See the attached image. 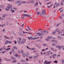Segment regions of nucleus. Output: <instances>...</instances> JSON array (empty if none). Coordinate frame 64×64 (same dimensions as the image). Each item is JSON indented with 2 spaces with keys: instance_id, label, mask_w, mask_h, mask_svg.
<instances>
[{
  "instance_id": "f257e3e1",
  "label": "nucleus",
  "mask_w": 64,
  "mask_h": 64,
  "mask_svg": "<svg viewBox=\"0 0 64 64\" xmlns=\"http://www.w3.org/2000/svg\"><path fill=\"white\" fill-rule=\"evenodd\" d=\"M42 33L43 34V36H44L47 33H48V32L47 30H45L42 31Z\"/></svg>"
},
{
  "instance_id": "f03ea898",
  "label": "nucleus",
  "mask_w": 64,
  "mask_h": 64,
  "mask_svg": "<svg viewBox=\"0 0 64 64\" xmlns=\"http://www.w3.org/2000/svg\"><path fill=\"white\" fill-rule=\"evenodd\" d=\"M6 8L10 9V8H12V5L11 4H8V6L6 7Z\"/></svg>"
},
{
  "instance_id": "7ed1b4c3",
  "label": "nucleus",
  "mask_w": 64,
  "mask_h": 64,
  "mask_svg": "<svg viewBox=\"0 0 64 64\" xmlns=\"http://www.w3.org/2000/svg\"><path fill=\"white\" fill-rule=\"evenodd\" d=\"M46 12L45 11V10H43L42 11V14L44 15H45L46 14Z\"/></svg>"
},
{
  "instance_id": "20e7f679",
  "label": "nucleus",
  "mask_w": 64,
  "mask_h": 64,
  "mask_svg": "<svg viewBox=\"0 0 64 64\" xmlns=\"http://www.w3.org/2000/svg\"><path fill=\"white\" fill-rule=\"evenodd\" d=\"M37 35H38L39 36H42V35H43V34L42 33V34L41 33H38L37 34Z\"/></svg>"
},
{
  "instance_id": "39448f33",
  "label": "nucleus",
  "mask_w": 64,
  "mask_h": 64,
  "mask_svg": "<svg viewBox=\"0 0 64 64\" xmlns=\"http://www.w3.org/2000/svg\"><path fill=\"white\" fill-rule=\"evenodd\" d=\"M25 42V39L24 38L23 39L22 42L21 44H24Z\"/></svg>"
},
{
  "instance_id": "423d86ee",
  "label": "nucleus",
  "mask_w": 64,
  "mask_h": 64,
  "mask_svg": "<svg viewBox=\"0 0 64 64\" xmlns=\"http://www.w3.org/2000/svg\"><path fill=\"white\" fill-rule=\"evenodd\" d=\"M30 54L29 52H28L26 54V55L27 57H28V56H30Z\"/></svg>"
},
{
  "instance_id": "0eeeda50",
  "label": "nucleus",
  "mask_w": 64,
  "mask_h": 64,
  "mask_svg": "<svg viewBox=\"0 0 64 64\" xmlns=\"http://www.w3.org/2000/svg\"><path fill=\"white\" fill-rule=\"evenodd\" d=\"M56 32H58V34H60V31H59V30H58L57 29H56Z\"/></svg>"
},
{
  "instance_id": "6e6552de",
  "label": "nucleus",
  "mask_w": 64,
  "mask_h": 64,
  "mask_svg": "<svg viewBox=\"0 0 64 64\" xmlns=\"http://www.w3.org/2000/svg\"><path fill=\"white\" fill-rule=\"evenodd\" d=\"M22 32H23L24 34L25 33H28V34H30V35H32V33H29L28 32H24V31Z\"/></svg>"
},
{
  "instance_id": "1a4fd4ad",
  "label": "nucleus",
  "mask_w": 64,
  "mask_h": 64,
  "mask_svg": "<svg viewBox=\"0 0 64 64\" xmlns=\"http://www.w3.org/2000/svg\"><path fill=\"white\" fill-rule=\"evenodd\" d=\"M58 6H60V4L59 3H57L56 5V7H58Z\"/></svg>"
},
{
  "instance_id": "9d476101",
  "label": "nucleus",
  "mask_w": 64,
  "mask_h": 64,
  "mask_svg": "<svg viewBox=\"0 0 64 64\" xmlns=\"http://www.w3.org/2000/svg\"><path fill=\"white\" fill-rule=\"evenodd\" d=\"M52 42H56V43H57V40H52Z\"/></svg>"
},
{
  "instance_id": "9b49d317",
  "label": "nucleus",
  "mask_w": 64,
  "mask_h": 64,
  "mask_svg": "<svg viewBox=\"0 0 64 64\" xmlns=\"http://www.w3.org/2000/svg\"><path fill=\"white\" fill-rule=\"evenodd\" d=\"M22 33L21 32H18V35H20V36H21L22 35Z\"/></svg>"
},
{
  "instance_id": "f8f14e48",
  "label": "nucleus",
  "mask_w": 64,
  "mask_h": 64,
  "mask_svg": "<svg viewBox=\"0 0 64 64\" xmlns=\"http://www.w3.org/2000/svg\"><path fill=\"white\" fill-rule=\"evenodd\" d=\"M13 48L14 49H15V50H17L18 49L17 48V47H16L15 46H14V47H13Z\"/></svg>"
},
{
  "instance_id": "ddd939ff",
  "label": "nucleus",
  "mask_w": 64,
  "mask_h": 64,
  "mask_svg": "<svg viewBox=\"0 0 64 64\" xmlns=\"http://www.w3.org/2000/svg\"><path fill=\"white\" fill-rule=\"evenodd\" d=\"M44 64H48V60H46L44 62Z\"/></svg>"
},
{
  "instance_id": "4468645a",
  "label": "nucleus",
  "mask_w": 64,
  "mask_h": 64,
  "mask_svg": "<svg viewBox=\"0 0 64 64\" xmlns=\"http://www.w3.org/2000/svg\"><path fill=\"white\" fill-rule=\"evenodd\" d=\"M17 42H18V44H21L22 42H21V41H20L19 40H17Z\"/></svg>"
},
{
  "instance_id": "2eb2a0df",
  "label": "nucleus",
  "mask_w": 64,
  "mask_h": 64,
  "mask_svg": "<svg viewBox=\"0 0 64 64\" xmlns=\"http://www.w3.org/2000/svg\"><path fill=\"white\" fill-rule=\"evenodd\" d=\"M21 62H22V63H24V60L23 59H22L21 60Z\"/></svg>"
},
{
  "instance_id": "dca6fc26",
  "label": "nucleus",
  "mask_w": 64,
  "mask_h": 64,
  "mask_svg": "<svg viewBox=\"0 0 64 64\" xmlns=\"http://www.w3.org/2000/svg\"><path fill=\"white\" fill-rule=\"evenodd\" d=\"M50 52H51V51H50V50L48 52V53L47 54L48 55H50Z\"/></svg>"
},
{
  "instance_id": "f3484780",
  "label": "nucleus",
  "mask_w": 64,
  "mask_h": 64,
  "mask_svg": "<svg viewBox=\"0 0 64 64\" xmlns=\"http://www.w3.org/2000/svg\"><path fill=\"white\" fill-rule=\"evenodd\" d=\"M0 8H3V9H4V6L1 5L0 6Z\"/></svg>"
},
{
  "instance_id": "a211bd4d",
  "label": "nucleus",
  "mask_w": 64,
  "mask_h": 64,
  "mask_svg": "<svg viewBox=\"0 0 64 64\" xmlns=\"http://www.w3.org/2000/svg\"><path fill=\"white\" fill-rule=\"evenodd\" d=\"M34 3H35V2H34V0H33L31 2V3H32V4H34Z\"/></svg>"
},
{
  "instance_id": "6ab92c4d",
  "label": "nucleus",
  "mask_w": 64,
  "mask_h": 64,
  "mask_svg": "<svg viewBox=\"0 0 64 64\" xmlns=\"http://www.w3.org/2000/svg\"><path fill=\"white\" fill-rule=\"evenodd\" d=\"M37 5H38V2H36V4H34V6L35 7V6H37Z\"/></svg>"
},
{
  "instance_id": "aec40b11",
  "label": "nucleus",
  "mask_w": 64,
  "mask_h": 64,
  "mask_svg": "<svg viewBox=\"0 0 64 64\" xmlns=\"http://www.w3.org/2000/svg\"><path fill=\"white\" fill-rule=\"evenodd\" d=\"M6 10V11H9V10L10 9V8H6L5 9Z\"/></svg>"
},
{
  "instance_id": "412c9836",
  "label": "nucleus",
  "mask_w": 64,
  "mask_h": 64,
  "mask_svg": "<svg viewBox=\"0 0 64 64\" xmlns=\"http://www.w3.org/2000/svg\"><path fill=\"white\" fill-rule=\"evenodd\" d=\"M20 3V1H16L15 2V4H17V3Z\"/></svg>"
},
{
  "instance_id": "4be33fe9",
  "label": "nucleus",
  "mask_w": 64,
  "mask_h": 64,
  "mask_svg": "<svg viewBox=\"0 0 64 64\" xmlns=\"http://www.w3.org/2000/svg\"><path fill=\"white\" fill-rule=\"evenodd\" d=\"M50 40V39H49V38H47L46 39V41H49V40Z\"/></svg>"
},
{
  "instance_id": "5701e85b",
  "label": "nucleus",
  "mask_w": 64,
  "mask_h": 64,
  "mask_svg": "<svg viewBox=\"0 0 64 64\" xmlns=\"http://www.w3.org/2000/svg\"><path fill=\"white\" fill-rule=\"evenodd\" d=\"M62 64H64V60L63 59H62Z\"/></svg>"
},
{
  "instance_id": "b1692460",
  "label": "nucleus",
  "mask_w": 64,
  "mask_h": 64,
  "mask_svg": "<svg viewBox=\"0 0 64 64\" xmlns=\"http://www.w3.org/2000/svg\"><path fill=\"white\" fill-rule=\"evenodd\" d=\"M8 42V40H6V41L5 42V44H7Z\"/></svg>"
},
{
  "instance_id": "393cba45",
  "label": "nucleus",
  "mask_w": 64,
  "mask_h": 64,
  "mask_svg": "<svg viewBox=\"0 0 64 64\" xmlns=\"http://www.w3.org/2000/svg\"><path fill=\"white\" fill-rule=\"evenodd\" d=\"M12 52H13L14 53L15 52V50H14V49L13 48H12Z\"/></svg>"
},
{
  "instance_id": "a878e982",
  "label": "nucleus",
  "mask_w": 64,
  "mask_h": 64,
  "mask_svg": "<svg viewBox=\"0 0 64 64\" xmlns=\"http://www.w3.org/2000/svg\"><path fill=\"white\" fill-rule=\"evenodd\" d=\"M23 16H24L27 17V16H28V14H24L23 15Z\"/></svg>"
},
{
  "instance_id": "bb28decb",
  "label": "nucleus",
  "mask_w": 64,
  "mask_h": 64,
  "mask_svg": "<svg viewBox=\"0 0 64 64\" xmlns=\"http://www.w3.org/2000/svg\"><path fill=\"white\" fill-rule=\"evenodd\" d=\"M56 48H61V46H56Z\"/></svg>"
},
{
  "instance_id": "cd10ccee",
  "label": "nucleus",
  "mask_w": 64,
  "mask_h": 64,
  "mask_svg": "<svg viewBox=\"0 0 64 64\" xmlns=\"http://www.w3.org/2000/svg\"><path fill=\"white\" fill-rule=\"evenodd\" d=\"M14 56L17 57L18 56V54H16L15 55H14Z\"/></svg>"
},
{
  "instance_id": "c85d7f7f",
  "label": "nucleus",
  "mask_w": 64,
  "mask_h": 64,
  "mask_svg": "<svg viewBox=\"0 0 64 64\" xmlns=\"http://www.w3.org/2000/svg\"><path fill=\"white\" fill-rule=\"evenodd\" d=\"M58 39H61V36H58Z\"/></svg>"
},
{
  "instance_id": "c756f323",
  "label": "nucleus",
  "mask_w": 64,
  "mask_h": 64,
  "mask_svg": "<svg viewBox=\"0 0 64 64\" xmlns=\"http://www.w3.org/2000/svg\"><path fill=\"white\" fill-rule=\"evenodd\" d=\"M43 45L44 46H46L47 45L45 44H44Z\"/></svg>"
},
{
  "instance_id": "7c9ffc66",
  "label": "nucleus",
  "mask_w": 64,
  "mask_h": 64,
  "mask_svg": "<svg viewBox=\"0 0 64 64\" xmlns=\"http://www.w3.org/2000/svg\"><path fill=\"white\" fill-rule=\"evenodd\" d=\"M31 50H36V49L34 48H31Z\"/></svg>"
},
{
  "instance_id": "2f4dec72",
  "label": "nucleus",
  "mask_w": 64,
  "mask_h": 64,
  "mask_svg": "<svg viewBox=\"0 0 64 64\" xmlns=\"http://www.w3.org/2000/svg\"><path fill=\"white\" fill-rule=\"evenodd\" d=\"M37 15H39V14H40V12H37Z\"/></svg>"
},
{
  "instance_id": "473e14b6",
  "label": "nucleus",
  "mask_w": 64,
  "mask_h": 64,
  "mask_svg": "<svg viewBox=\"0 0 64 64\" xmlns=\"http://www.w3.org/2000/svg\"><path fill=\"white\" fill-rule=\"evenodd\" d=\"M19 30L20 31H22V28H20Z\"/></svg>"
},
{
  "instance_id": "72a5a7b5",
  "label": "nucleus",
  "mask_w": 64,
  "mask_h": 64,
  "mask_svg": "<svg viewBox=\"0 0 64 64\" xmlns=\"http://www.w3.org/2000/svg\"><path fill=\"white\" fill-rule=\"evenodd\" d=\"M22 56L23 57L25 58V54H22Z\"/></svg>"
},
{
  "instance_id": "f704fd0d",
  "label": "nucleus",
  "mask_w": 64,
  "mask_h": 64,
  "mask_svg": "<svg viewBox=\"0 0 64 64\" xmlns=\"http://www.w3.org/2000/svg\"><path fill=\"white\" fill-rule=\"evenodd\" d=\"M54 63H57L58 62H57V60H56L54 62Z\"/></svg>"
},
{
  "instance_id": "c9c22d12",
  "label": "nucleus",
  "mask_w": 64,
  "mask_h": 64,
  "mask_svg": "<svg viewBox=\"0 0 64 64\" xmlns=\"http://www.w3.org/2000/svg\"><path fill=\"white\" fill-rule=\"evenodd\" d=\"M55 43H53L52 44V46H55Z\"/></svg>"
},
{
  "instance_id": "e433bc0d",
  "label": "nucleus",
  "mask_w": 64,
  "mask_h": 64,
  "mask_svg": "<svg viewBox=\"0 0 64 64\" xmlns=\"http://www.w3.org/2000/svg\"><path fill=\"white\" fill-rule=\"evenodd\" d=\"M17 62V61L16 60H14V61H13L12 62V63H16V62Z\"/></svg>"
},
{
  "instance_id": "4c0bfd02",
  "label": "nucleus",
  "mask_w": 64,
  "mask_h": 64,
  "mask_svg": "<svg viewBox=\"0 0 64 64\" xmlns=\"http://www.w3.org/2000/svg\"><path fill=\"white\" fill-rule=\"evenodd\" d=\"M51 63H52V62H51V61L48 62V64H50Z\"/></svg>"
},
{
  "instance_id": "58836bf2",
  "label": "nucleus",
  "mask_w": 64,
  "mask_h": 64,
  "mask_svg": "<svg viewBox=\"0 0 64 64\" xmlns=\"http://www.w3.org/2000/svg\"><path fill=\"white\" fill-rule=\"evenodd\" d=\"M21 56L20 55V56H18V58L19 59H20V58H21Z\"/></svg>"
},
{
  "instance_id": "ea45409f",
  "label": "nucleus",
  "mask_w": 64,
  "mask_h": 64,
  "mask_svg": "<svg viewBox=\"0 0 64 64\" xmlns=\"http://www.w3.org/2000/svg\"><path fill=\"white\" fill-rule=\"evenodd\" d=\"M11 48H7L6 49V51H8V50H10V49Z\"/></svg>"
},
{
  "instance_id": "a19ab883",
  "label": "nucleus",
  "mask_w": 64,
  "mask_h": 64,
  "mask_svg": "<svg viewBox=\"0 0 64 64\" xmlns=\"http://www.w3.org/2000/svg\"><path fill=\"white\" fill-rule=\"evenodd\" d=\"M5 38H6V39H9L8 37H7L6 36H4Z\"/></svg>"
},
{
  "instance_id": "79ce46f5",
  "label": "nucleus",
  "mask_w": 64,
  "mask_h": 64,
  "mask_svg": "<svg viewBox=\"0 0 64 64\" xmlns=\"http://www.w3.org/2000/svg\"><path fill=\"white\" fill-rule=\"evenodd\" d=\"M56 33V31H54L52 32V34H55Z\"/></svg>"
},
{
  "instance_id": "37998d69",
  "label": "nucleus",
  "mask_w": 64,
  "mask_h": 64,
  "mask_svg": "<svg viewBox=\"0 0 64 64\" xmlns=\"http://www.w3.org/2000/svg\"><path fill=\"white\" fill-rule=\"evenodd\" d=\"M13 59L14 61H16V58L14 57Z\"/></svg>"
},
{
  "instance_id": "c03bdc74",
  "label": "nucleus",
  "mask_w": 64,
  "mask_h": 64,
  "mask_svg": "<svg viewBox=\"0 0 64 64\" xmlns=\"http://www.w3.org/2000/svg\"><path fill=\"white\" fill-rule=\"evenodd\" d=\"M12 13H14V12H15V10H13L12 11Z\"/></svg>"
},
{
  "instance_id": "a18cd8bd",
  "label": "nucleus",
  "mask_w": 64,
  "mask_h": 64,
  "mask_svg": "<svg viewBox=\"0 0 64 64\" xmlns=\"http://www.w3.org/2000/svg\"><path fill=\"white\" fill-rule=\"evenodd\" d=\"M21 54H23L24 53H23V50H22L21 52Z\"/></svg>"
},
{
  "instance_id": "49530a36",
  "label": "nucleus",
  "mask_w": 64,
  "mask_h": 64,
  "mask_svg": "<svg viewBox=\"0 0 64 64\" xmlns=\"http://www.w3.org/2000/svg\"><path fill=\"white\" fill-rule=\"evenodd\" d=\"M30 39H31V40H33V38L32 37L30 36Z\"/></svg>"
},
{
  "instance_id": "de8ad7c7",
  "label": "nucleus",
  "mask_w": 64,
  "mask_h": 64,
  "mask_svg": "<svg viewBox=\"0 0 64 64\" xmlns=\"http://www.w3.org/2000/svg\"><path fill=\"white\" fill-rule=\"evenodd\" d=\"M5 16V14H3L2 16V17L4 18Z\"/></svg>"
},
{
  "instance_id": "09e8293b",
  "label": "nucleus",
  "mask_w": 64,
  "mask_h": 64,
  "mask_svg": "<svg viewBox=\"0 0 64 64\" xmlns=\"http://www.w3.org/2000/svg\"><path fill=\"white\" fill-rule=\"evenodd\" d=\"M36 57H37V56H34V59H36Z\"/></svg>"
},
{
  "instance_id": "8fccbe9b",
  "label": "nucleus",
  "mask_w": 64,
  "mask_h": 64,
  "mask_svg": "<svg viewBox=\"0 0 64 64\" xmlns=\"http://www.w3.org/2000/svg\"><path fill=\"white\" fill-rule=\"evenodd\" d=\"M19 39L20 41H21V38H19Z\"/></svg>"
},
{
  "instance_id": "3c124183",
  "label": "nucleus",
  "mask_w": 64,
  "mask_h": 64,
  "mask_svg": "<svg viewBox=\"0 0 64 64\" xmlns=\"http://www.w3.org/2000/svg\"><path fill=\"white\" fill-rule=\"evenodd\" d=\"M26 48H27L28 49H31V48H29V47L28 46H26Z\"/></svg>"
},
{
  "instance_id": "603ef678",
  "label": "nucleus",
  "mask_w": 64,
  "mask_h": 64,
  "mask_svg": "<svg viewBox=\"0 0 64 64\" xmlns=\"http://www.w3.org/2000/svg\"><path fill=\"white\" fill-rule=\"evenodd\" d=\"M14 57H13L12 56L11 58H12V60H13V59H14Z\"/></svg>"
},
{
  "instance_id": "864d4df0",
  "label": "nucleus",
  "mask_w": 64,
  "mask_h": 64,
  "mask_svg": "<svg viewBox=\"0 0 64 64\" xmlns=\"http://www.w3.org/2000/svg\"><path fill=\"white\" fill-rule=\"evenodd\" d=\"M51 3V2H50V3H48L46 4L47 5H48V4H50Z\"/></svg>"
},
{
  "instance_id": "5fc2aeb1",
  "label": "nucleus",
  "mask_w": 64,
  "mask_h": 64,
  "mask_svg": "<svg viewBox=\"0 0 64 64\" xmlns=\"http://www.w3.org/2000/svg\"><path fill=\"white\" fill-rule=\"evenodd\" d=\"M8 43L9 44H11V42L10 41H8Z\"/></svg>"
},
{
  "instance_id": "6e6d98bb",
  "label": "nucleus",
  "mask_w": 64,
  "mask_h": 64,
  "mask_svg": "<svg viewBox=\"0 0 64 64\" xmlns=\"http://www.w3.org/2000/svg\"><path fill=\"white\" fill-rule=\"evenodd\" d=\"M36 39H39V37H37L36 38H35Z\"/></svg>"
},
{
  "instance_id": "4d7b16f0",
  "label": "nucleus",
  "mask_w": 64,
  "mask_h": 64,
  "mask_svg": "<svg viewBox=\"0 0 64 64\" xmlns=\"http://www.w3.org/2000/svg\"><path fill=\"white\" fill-rule=\"evenodd\" d=\"M51 6H52V5H51L50 6H48V8H50V7H51Z\"/></svg>"
},
{
  "instance_id": "13d9d810",
  "label": "nucleus",
  "mask_w": 64,
  "mask_h": 64,
  "mask_svg": "<svg viewBox=\"0 0 64 64\" xmlns=\"http://www.w3.org/2000/svg\"><path fill=\"white\" fill-rule=\"evenodd\" d=\"M50 48L52 50H53V48L52 47H51Z\"/></svg>"
},
{
  "instance_id": "bf43d9fd",
  "label": "nucleus",
  "mask_w": 64,
  "mask_h": 64,
  "mask_svg": "<svg viewBox=\"0 0 64 64\" xmlns=\"http://www.w3.org/2000/svg\"><path fill=\"white\" fill-rule=\"evenodd\" d=\"M60 24H61V23H60L56 25V26H57V27H58V26H59V25H60Z\"/></svg>"
},
{
  "instance_id": "052dcab7",
  "label": "nucleus",
  "mask_w": 64,
  "mask_h": 64,
  "mask_svg": "<svg viewBox=\"0 0 64 64\" xmlns=\"http://www.w3.org/2000/svg\"><path fill=\"white\" fill-rule=\"evenodd\" d=\"M18 53L19 54V53H20V50H18Z\"/></svg>"
},
{
  "instance_id": "680f3d73",
  "label": "nucleus",
  "mask_w": 64,
  "mask_h": 64,
  "mask_svg": "<svg viewBox=\"0 0 64 64\" xmlns=\"http://www.w3.org/2000/svg\"><path fill=\"white\" fill-rule=\"evenodd\" d=\"M62 2H61V3H60V5H62H62H63V3H62Z\"/></svg>"
},
{
  "instance_id": "e2e57ef3",
  "label": "nucleus",
  "mask_w": 64,
  "mask_h": 64,
  "mask_svg": "<svg viewBox=\"0 0 64 64\" xmlns=\"http://www.w3.org/2000/svg\"><path fill=\"white\" fill-rule=\"evenodd\" d=\"M21 36H25V35H24V34H22V35H21Z\"/></svg>"
},
{
  "instance_id": "0e129e2a",
  "label": "nucleus",
  "mask_w": 64,
  "mask_h": 64,
  "mask_svg": "<svg viewBox=\"0 0 64 64\" xmlns=\"http://www.w3.org/2000/svg\"><path fill=\"white\" fill-rule=\"evenodd\" d=\"M14 42L15 43V44H16V43H17V42H16V40L14 41Z\"/></svg>"
},
{
  "instance_id": "69168bd1",
  "label": "nucleus",
  "mask_w": 64,
  "mask_h": 64,
  "mask_svg": "<svg viewBox=\"0 0 64 64\" xmlns=\"http://www.w3.org/2000/svg\"><path fill=\"white\" fill-rule=\"evenodd\" d=\"M28 17H31V16L29 15L28 14Z\"/></svg>"
},
{
  "instance_id": "338daca9",
  "label": "nucleus",
  "mask_w": 64,
  "mask_h": 64,
  "mask_svg": "<svg viewBox=\"0 0 64 64\" xmlns=\"http://www.w3.org/2000/svg\"><path fill=\"white\" fill-rule=\"evenodd\" d=\"M38 48H39V49H41V46H40L38 47Z\"/></svg>"
},
{
  "instance_id": "774afa93",
  "label": "nucleus",
  "mask_w": 64,
  "mask_h": 64,
  "mask_svg": "<svg viewBox=\"0 0 64 64\" xmlns=\"http://www.w3.org/2000/svg\"><path fill=\"white\" fill-rule=\"evenodd\" d=\"M5 60H6V61H8V59L6 58Z\"/></svg>"
}]
</instances>
